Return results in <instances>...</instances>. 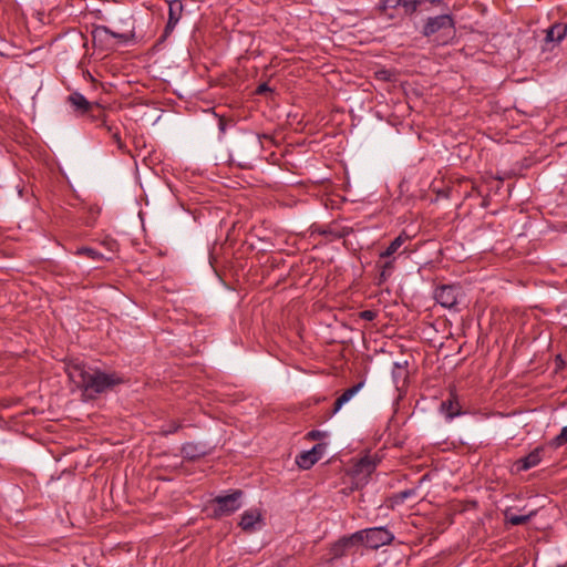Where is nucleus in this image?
<instances>
[{
	"mask_svg": "<svg viewBox=\"0 0 567 567\" xmlns=\"http://www.w3.org/2000/svg\"><path fill=\"white\" fill-rule=\"evenodd\" d=\"M65 372L70 381L81 390L83 401L95 400L124 382L123 378L115 372L106 373L80 361L69 362L65 365Z\"/></svg>",
	"mask_w": 567,
	"mask_h": 567,
	"instance_id": "obj_1",
	"label": "nucleus"
},
{
	"mask_svg": "<svg viewBox=\"0 0 567 567\" xmlns=\"http://www.w3.org/2000/svg\"><path fill=\"white\" fill-rule=\"evenodd\" d=\"M91 34L94 47L99 48H107L110 45L111 38L116 39L121 43H126L134 38V32L132 30L126 32H115L106 25L94 27Z\"/></svg>",
	"mask_w": 567,
	"mask_h": 567,
	"instance_id": "obj_2",
	"label": "nucleus"
},
{
	"mask_svg": "<svg viewBox=\"0 0 567 567\" xmlns=\"http://www.w3.org/2000/svg\"><path fill=\"white\" fill-rule=\"evenodd\" d=\"M439 32L444 37H451L454 33V22L451 16L441 14L427 19L423 28V34L431 37Z\"/></svg>",
	"mask_w": 567,
	"mask_h": 567,
	"instance_id": "obj_3",
	"label": "nucleus"
},
{
	"mask_svg": "<svg viewBox=\"0 0 567 567\" xmlns=\"http://www.w3.org/2000/svg\"><path fill=\"white\" fill-rule=\"evenodd\" d=\"M241 491H234L231 494L226 496H217L214 499L216 507L214 509V515L217 517L228 516L241 507Z\"/></svg>",
	"mask_w": 567,
	"mask_h": 567,
	"instance_id": "obj_4",
	"label": "nucleus"
},
{
	"mask_svg": "<svg viewBox=\"0 0 567 567\" xmlns=\"http://www.w3.org/2000/svg\"><path fill=\"white\" fill-rule=\"evenodd\" d=\"M359 533H362V540L360 543H364L373 549L388 545L394 539L393 534L384 527L367 528Z\"/></svg>",
	"mask_w": 567,
	"mask_h": 567,
	"instance_id": "obj_5",
	"label": "nucleus"
},
{
	"mask_svg": "<svg viewBox=\"0 0 567 567\" xmlns=\"http://www.w3.org/2000/svg\"><path fill=\"white\" fill-rule=\"evenodd\" d=\"M460 288L453 285H443L436 288L434 298L444 308H453L457 303Z\"/></svg>",
	"mask_w": 567,
	"mask_h": 567,
	"instance_id": "obj_6",
	"label": "nucleus"
},
{
	"mask_svg": "<svg viewBox=\"0 0 567 567\" xmlns=\"http://www.w3.org/2000/svg\"><path fill=\"white\" fill-rule=\"evenodd\" d=\"M360 540H362V533H354L349 537L339 539L330 548L331 558L346 556Z\"/></svg>",
	"mask_w": 567,
	"mask_h": 567,
	"instance_id": "obj_7",
	"label": "nucleus"
},
{
	"mask_svg": "<svg viewBox=\"0 0 567 567\" xmlns=\"http://www.w3.org/2000/svg\"><path fill=\"white\" fill-rule=\"evenodd\" d=\"M324 445L317 444L311 450L305 451L296 457V464L302 470L310 468L323 455Z\"/></svg>",
	"mask_w": 567,
	"mask_h": 567,
	"instance_id": "obj_8",
	"label": "nucleus"
},
{
	"mask_svg": "<svg viewBox=\"0 0 567 567\" xmlns=\"http://www.w3.org/2000/svg\"><path fill=\"white\" fill-rule=\"evenodd\" d=\"M544 447L534 449L528 455L517 460L514 464L517 472L527 471L537 466L543 458Z\"/></svg>",
	"mask_w": 567,
	"mask_h": 567,
	"instance_id": "obj_9",
	"label": "nucleus"
},
{
	"mask_svg": "<svg viewBox=\"0 0 567 567\" xmlns=\"http://www.w3.org/2000/svg\"><path fill=\"white\" fill-rule=\"evenodd\" d=\"M183 12V3L179 0L169 2L168 6V20L165 27V34H169L178 23Z\"/></svg>",
	"mask_w": 567,
	"mask_h": 567,
	"instance_id": "obj_10",
	"label": "nucleus"
},
{
	"mask_svg": "<svg viewBox=\"0 0 567 567\" xmlns=\"http://www.w3.org/2000/svg\"><path fill=\"white\" fill-rule=\"evenodd\" d=\"M68 102L71 104L73 110L81 115L89 114L93 110V104L79 92H73L70 94Z\"/></svg>",
	"mask_w": 567,
	"mask_h": 567,
	"instance_id": "obj_11",
	"label": "nucleus"
},
{
	"mask_svg": "<svg viewBox=\"0 0 567 567\" xmlns=\"http://www.w3.org/2000/svg\"><path fill=\"white\" fill-rule=\"evenodd\" d=\"M261 520V515L257 509H248L243 513L239 522V526L245 532H252L256 525Z\"/></svg>",
	"mask_w": 567,
	"mask_h": 567,
	"instance_id": "obj_12",
	"label": "nucleus"
},
{
	"mask_svg": "<svg viewBox=\"0 0 567 567\" xmlns=\"http://www.w3.org/2000/svg\"><path fill=\"white\" fill-rule=\"evenodd\" d=\"M567 35V24L565 23H555L549 27L546 31L545 41L547 43H559Z\"/></svg>",
	"mask_w": 567,
	"mask_h": 567,
	"instance_id": "obj_13",
	"label": "nucleus"
},
{
	"mask_svg": "<svg viewBox=\"0 0 567 567\" xmlns=\"http://www.w3.org/2000/svg\"><path fill=\"white\" fill-rule=\"evenodd\" d=\"M364 385V382L361 381L353 386L347 389L334 402L332 414L338 413L341 408L348 403Z\"/></svg>",
	"mask_w": 567,
	"mask_h": 567,
	"instance_id": "obj_14",
	"label": "nucleus"
},
{
	"mask_svg": "<svg viewBox=\"0 0 567 567\" xmlns=\"http://www.w3.org/2000/svg\"><path fill=\"white\" fill-rule=\"evenodd\" d=\"M441 410L445 414L446 419L452 420L455 416H458L462 414L461 405L456 399V395L453 393L450 395V398L446 401H443L441 404Z\"/></svg>",
	"mask_w": 567,
	"mask_h": 567,
	"instance_id": "obj_15",
	"label": "nucleus"
},
{
	"mask_svg": "<svg viewBox=\"0 0 567 567\" xmlns=\"http://www.w3.org/2000/svg\"><path fill=\"white\" fill-rule=\"evenodd\" d=\"M378 461L373 456H364L355 464V473L370 475L377 467Z\"/></svg>",
	"mask_w": 567,
	"mask_h": 567,
	"instance_id": "obj_16",
	"label": "nucleus"
},
{
	"mask_svg": "<svg viewBox=\"0 0 567 567\" xmlns=\"http://www.w3.org/2000/svg\"><path fill=\"white\" fill-rule=\"evenodd\" d=\"M409 239V236L403 231L401 233L384 251L380 254V258H389L395 254L400 247Z\"/></svg>",
	"mask_w": 567,
	"mask_h": 567,
	"instance_id": "obj_17",
	"label": "nucleus"
},
{
	"mask_svg": "<svg viewBox=\"0 0 567 567\" xmlns=\"http://www.w3.org/2000/svg\"><path fill=\"white\" fill-rule=\"evenodd\" d=\"M535 515H536V511H532L526 515H516V514H513V513L506 511L505 512V520H506V523H508L513 526H518V525H523V524L527 523Z\"/></svg>",
	"mask_w": 567,
	"mask_h": 567,
	"instance_id": "obj_18",
	"label": "nucleus"
},
{
	"mask_svg": "<svg viewBox=\"0 0 567 567\" xmlns=\"http://www.w3.org/2000/svg\"><path fill=\"white\" fill-rule=\"evenodd\" d=\"M74 255H76V256H85V257H87V258H90L92 260H101V259H103V255L100 251H97V250H95V249H93L91 247H80V248H78L74 251Z\"/></svg>",
	"mask_w": 567,
	"mask_h": 567,
	"instance_id": "obj_19",
	"label": "nucleus"
},
{
	"mask_svg": "<svg viewBox=\"0 0 567 567\" xmlns=\"http://www.w3.org/2000/svg\"><path fill=\"white\" fill-rule=\"evenodd\" d=\"M565 444H567V425L564 426L560 430V433L549 442V445L554 449H558Z\"/></svg>",
	"mask_w": 567,
	"mask_h": 567,
	"instance_id": "obj_20",
	"label": "nucleus"
},
{
	"mask_svg": "<svg viewBox=\"0 0 567 567\" xmlns=\"http://www.w3.org/2000/svg\"><path fill=\"white\" fill-rule=\"evenodd\" d=\"M360 317L364 320L372 321L377 317L375 312L372 310H364L361 312Z\"/></svg>",
	"mask_w": 567,
	"mask_h": 567,
	"instance_id": "obj_21",
	"label": "nucleus"
},
{
	"mask_svg": "<svg viewBox=\"0 0 567 567\" xmlns=\"http://www.w3.org/2000/svg\"><path fill=\"white\" fill-rule=\"evenodd\" d=\"M182 425L179 423L173 422L167 430L164 431L165 435L176 433Z\"/></svg>",
	"mask_w": 567,
	"mask_h": 567,
	"instance_id": "obj_22",
	"label": "nucleus"
},
{
	"mask_svg": "<svg viewBox=\"0 0 567 567\" xmlns=\"http://www.w3.org/2000/svg\"><path fill=\"white\" fill-rule=\"evenodd\" d=\"M112 138L114 140V142L116 143V145L120 150L124 148V144L121 140V135H120L118 131L112 132Z\"/></svg>",
	"mask_w": 567,
	"mask_h": 567,
	"instance_id": "obj_23",
	"label": "nucleus"
},
{
	"mask_svg": "<svg viewBox=\"0 0 567 567\" xmlns=\"http://www.w3.org/2000/svg\"><path fill=\"white\" fill-rule=\"evenodd\" d=\"M402 3V0H383L385 8H396Z\"/></svg>",
	"mask_w": 567,
	"mask_h": 567,
	"instance_id": "obj_24",
	"label": "nucleus"
},
{
	"mask_svg": "<svg viewBox=\"0 0 567 567\" xmlns=\"http://www.w3.org/2000/svg\"><path fill=\"white\" fill-rule=\"evenodd\" d=\"M266 91H270L266 83L260 84V85L257 87V93H259V94H261V93H264V92H266Z\"/></svg>",
	"mask_w": 567,
	"mask_h": 567,
	"instance_id": "obj_25",
	"label": "nucleus"
},
{
	"mask_svg": "<svg viewBox=\"0 0 567 567\" xmlns=\"http://www.w3.org/2000/svg\"><path fill=\"white\" fill-rule=\"evenodd\" d=\"M412 494H413V491L408 489V491H404L401 493V497H402V499H405V498L410 497Z\"/></svg>",
	"mask_w": 567,
	"mask_h": 567,
	"instance_id": "obj_26",
	"label": "nucleus"
},
{
	"mask_svg": "<svg viewBox=\"0 0 567 567\" xmlns=\"http://www.w3.org/2000/svg\"><path fill=\"white\" fill-rule=\"evenodd\" d=\"M192 446H193L192 444H187V445L183 446V452L188 454L187 449L192 447Z\"/></svg>",
	"mask_w": 567,
	"mask_h": 567,
	"instance_id": "obj_27",
	"label": "nucleus"
},
{
	"mask_svg": "<svg viewBox=\"0 0 567 567\" xmlns=\"http://www.w3.org/2000/svg\"><path fill=\"white\" fill-rule=\"evenodd\" d=\"M390 267H391V261H389V262H386V264L384 265V268H390Z\"/></svg>",
	"mask_w": 567,
	"mask_h": 567,
	"instance_id": "obj_28",
	"label": "nucleus"
},
{
	"mask_svg": "<svg viewBox=\"0 0 567 567\" xmlns=\"http://www.w3.org/2000/svg\"><path fill=\"white\" fill-rule=\"evenodd\" d=\"M0 55H2V53L0 52Z\"/></svg>",
	"mask_w": 567,
	"mask_h": 567,
	"instance_id": "obj_29",
	"label": "nucleus"
}]
</instances>
